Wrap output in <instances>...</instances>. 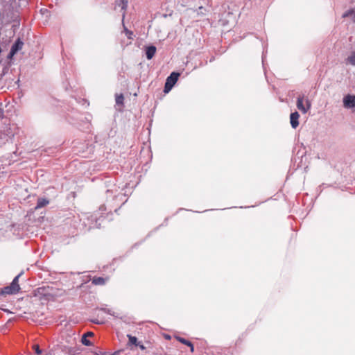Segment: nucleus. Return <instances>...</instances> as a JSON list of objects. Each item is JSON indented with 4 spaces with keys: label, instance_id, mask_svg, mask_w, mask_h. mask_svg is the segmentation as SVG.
I'll list each match as a JSON object with an SVG mask.
<instances>
[{
    "label": "nucleus",
    "instance_id": "obj_2",
    "mask_svg": "<svg viewBox=\"0 0 355 355\" xmlns=\"http://www.w3.org/2000/svg\"><path fill=\"white\" fill-rule=\"evenodd\" d=\"M20 274L17 275L12 280V283L10 286H6L3 289V293L8 295L16 294L20 290V286L19 284V278Z\"/></svg>",
    "mask_w": 355,
    "mask_h": 355
},
{
    "label": "nucleus",
    "instance_id": "obj_8",
    "mask_svg": "<svg viewBox=\"0 0 355 355\" xmlns=\"http://www.w3.org/2000/svg\"><path fill=\"white\" fill-rule=\"evenodd\" d=\"M121 195V191L116 188L114 189H107L106 191L107 198H112V200H116Z\"/></svg>",
    "mask_w": 355,
    "mask_h": 355
},
{
    "label": "nucleus",
    "instance_id": "obj_5",
    "mask_svg": "<svg viewBox=\"0 0 355 355\" xmlns=\"http://www.w3.org/2000/svg\"><path fill=\"white\" fill-rule=\"evenodd\" d=\"M128 7V0H119L116 2L115 9L120 8L122 13V21H123L125 16V10Z\"/></svg>",
    "mask_w": 355,
    "mask_h": 355
},
{
    "label": "nucleus",
    "instance_id": "obj_16",
    "mask_svg": "<svg viewBox=\"0 0 355 355\" xmlns=\"http://www.w3.org/2000/svg\"><path fill=\"white\" fill-rule=\"evenodd\" d=\"M347 63L355 66V51H352L347 58Z\"/></svg>",
    "mask_w": 355,
    "mask_h": 355
},
{
    "label": "nucleus",
    "instance_id": "obj_14",
    "mask_svg": "<svg viewBox=\"0 0 355 355\" xmlns=\"http://www.w3.org/2000/svg\"><path fill=\"white\" fill-rule=\"evenodd\" d=\"M127 337L128 338V345H134L135 346L139 345V342L137 341V338L135 336L128 334Z\"/></svg>",
    "mask_w": 355,
    "mask_h": 355
},
{
    "label": "nucleus",
    "instance_id": "obj_6",
    "mask_svg": "<svg viewBox=\"0 0 355 355\" xmlns=\"http://www.w3.org/2000/svg\"><path fill=\"white\" fill-rule=\"evenodd\" d=\"M24 42L19 38L16 40L15 44L12 46L10 51L9 53V57L12 58L23 47Z\"/></svg>",
    "mask_w": 355,
    "mask_h": 355
},
{
    "label": "nucleus",
    "instance_id": "obj_19",
    "mask_svg": "<svg viewBox=\"0 0 355 355\" xmlns=\"http://www.w3.org/2000/svg\"><path fill=\"white\" fill-rule=\"evenodd\" d=\"M33 348H34V349H35V353H36L37 354H38V355H39V354H40L42 353V351L40 350V347H39V346H38V345H35V346L33 347Z\"/></svg>",
    "mask_w": 355,
    "mask_h": 355
},
{
    "label": "nucleus",
    "instance_id": "obj_18",
    "mask_svg": "<svg viewBox=\"0 0 355 355\" xmlns=\"http://www.w3.org/2000/svg\"><path fill=\"white\" fill-rule=\"evenodd\" d=\"M81 343L85 346H92V343L87 338V335H83L81 338Z\"/></svg>",
    "mask_w": 355,
    "mask_h": 355
},
{
    "label": "nucleus",
    "instance_id": "obj_23",
    "mask_svg": "<svg viewBox=\"0 0 355 355\" xmlns=\"http://www.w3.org/2000/svg\"><path fill=\"white\" fill-rule=\"evenodd\" d=\"M11 139H12L11 136H8L7 138H6V141H8L9 140H11Z\"/></svg>",
    "mask_w": 355,
    "mask_h": 355
},
{
    "label": "nucleus",
    "instance_id": "obj_1",
    "mask_svg": "<svg viewBox=\"0 0 355 355\" xmlns=\"http://www.w3.org/2000/svg\"><path fill=\"white\" fill-rule=\"evenodd\" d=\"M296 106L303 114H306L311 108V103L305 99L304 96H299L297 98Z\"/></svg>",
    "mask_w": 355,
    "mask_h": 355
},
{
    "label": "nucleus",
    "instance_id": "obj_10",
    "mask_svg": "<svg viewBox=\"0 0 355 355\" xmlns=\"http://www.w3.org/2000/svg\"><path fill=\"white\" fill-rule=\"evenodd\" d=\"M156 53V47L155 46H149L146 49V55L148 60H151Z\"/></svg>",
    "mask_w": 355,
    "mask_h": 355
},
{
    "label": "nucleus",
    "instance_id": "obj_20",
    "mask_svg": "<svg viewBox=\"0 0 355 355\" xmlns=\"http://www.w3.org/2000/svg\"><path fill=\"white\" fill-rule=\"evenodd\" d=\"M125 33H126V35L128 36V38H130V36L132 35V32L128 31L127 28H125Z\"/></svg>",
    "mask_w": 355,
    "mask_h": 355
},
{
    "label": "nucleus",
    "instance_id": "obj_12",
    "mask_svg": "<svg viewBox=\"0 0 355 355\" xmlns=\"http://www.w3.org/2000/svg\"><path fill=\"white\" fill-rule=\"evenodd\" d=\"M343 17H349L352 22L355 23V9H349L343 14Z\"/></svg>",
    "mask_w": 355,
    "mask_h": 355
},
{
    "label": "nucleus",
    "instance_id": "obj_21",
    "mask_svg": "<svg viewBox=\"0 0 355 355\" xmlns=\"http://www.w3.org/2000/svg\"><path fill=\"white\" fill-rule=\"evenodd\" d=\"M138 346L139 347V348H140L141 350H144V349H146V347H145L144 345L140 344V343H139V345H138Z\"/></svg>",
    "mask_w": 355,
    "mask_h": 355
},
{
    "label": "nucleus",
    "instance_id": "obj_22",
    "mask_svg": "<svg viewBox=\"0 0 355 355\" xmlns=\"http://www.w3.org/2000/svg\"><path fill=\"white\" fill-rule=\"evenodd\" d=\"M84 335H87V337H89V336H92L94 335V334L91 331H89V332L85 334Z\"/></svg>",
    "mask_w": 355,
    "mask_h": 355
},
{
    "label": "nucleus",
    "instance_id": "obj_11",
    "mask_svg": "<svg viewBox=\"0 0 355 355\" xmlns=\"http://www.w3.org/2000/svg\"><path fill=\"white\" fill-rule=\"evenodd\" d=\"M175 338L182 344H184L189 347L191 352L194 351V347L191 342L180 336H175Z\"/></svg>",
    "mask_w": 355,
    "mask_h": 355
},
{
    "label": "nucleus",
    "instance_id": "obj_4",
    "mask_svg": "<svg viewBox=\"0 0 355 355\" xmlns=\"http://www.w3.org/2000/svg\"><path fill=\"white\" fill-rule=\"evenodd\" d=\"M343 105L345 108L355 107V95L347 94L343 98Z\"/></svg>",
    "mask_w": 355,
    "mask_h": 355
},
{
    "label": "nucleus",
    "instance_id": "obj_3",
    "mask_svg": "<svg viewBox=\"0 0 355 355\" xmlns=\"http://www.w3.org/2000/svg\"><path fill=\"white\" fill-rule=\"evenodd\" d=\"M180 76V73L177 72H172L170 76L166 78L164 92L165 93L169 92L174 85L176 83V82L178 80V78Z\"/></svg>",
    "mask_w": 355,
    "mask_h": 355
},
{
    "label": "nucleus",
    "instance_id": "obj_13",
    "mask_svg": "<svg viewBox=\"0 0 355 355\" xmlns=\"http://www.w3.org/2000/svg\"><path fill=\"white\" fill-rule=\"evenodd\" d=\"M107 279L101 277H94L92 282L94 285H103L105 284Z\"/></svg>",
    "mask_w": 355,
    "mask_h": 355
},
{
    "label": "nucleus",
    "instance_id": "obj_9",
    "mask_svg": "<svg viewBox=\"0 0 355 355\" xmlns=\"http://www.w3.org/2000/svg\"><path fill=\"white\" fill-rule=\"evenodd\" d=\"M300 114L297 112H294L290 115V123L291 127L294 129L297 128L299 125Z\"/></svg>",
    "mask_w": 355,
    "mask_h": 355
},
{
    "label": "nucleus",
    "instance_id": "obj_17",
    "mask_svg": "<svg viewBox=\"0 0 355 355\" xmlns=\"http://www.w3.org/2000/svg\"><path fill=\"white\" fill-rule=\"evenodd\" d=\"M115 100H116V105H123L124 97H123V95L122 94H116Z\"/></svg>",
    "mask_w": 355,
    "mask_h": 355
},
{
    "label": "nucleus",
    "instance_id": "obj_15",
    "mask_svg": "<svg viewBox=\"0 0 355 355\" xmlns=\"http://www.w3.org/2000/svg\"><path fill=\"white\" fill-rule=\"evenodd\" d=\"M49 204V200L44 198H40L37 200L36 208H42Z\"/></svg>",
    "mask_w": 355,
    "mask_h": 355
},
{
    "label": "nucleus",
    "instance_id": "obj_7",
    "mask_svg": "<svg viewBox=\"0 0 355 355\" xmlns=\"http://www.w3.org/2000/svg\"><path fill=\"white\" fill-rule=\"evenodd\" d=\"M49 295L47 289L45 287H40L34 291V296L40 300L46 299Z\"/></svg>",
    "mask_w": 355,
    "mask_h": 355
}]
</instances>
